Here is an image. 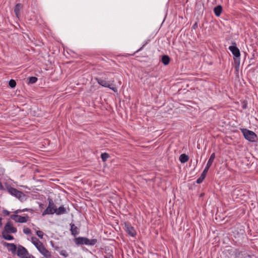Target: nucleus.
<instances>
[{"label": "nucleus", "instance_id": "1", "mask_svg": "<svg viewBox=\"0 0 258 258\" xmlns=\"http://www.w3.org/2000/svg\"><path fill=\"white\" fill-rule=\"evenodd\" d=\"M31 241L36 247L37 250L39 251V252L42 254L45 257V258H51V252L46 249L43 243L41 242L38 239H37L36 237H32L31 238Z\"/></svg>", "mask_w": 258, "mask_h": 258}, {"label": "nucleus", "instance_id": "2", "mask_svg": "<svg viewBox=\"0 0 258 258\" xmlns=\"http://www.w3.org/2000/svg\"><path fill=\"white\" fill-rule=\"evenodd\" d=\"M95 80L100 85H101L104 87L108 88L114 92H117V89L116 87H114L113 84L114 82V79H112L110 81H107L105 79L96 78Z\"/></svg>", "mask_w": 258, "mask_h": 258}, {"label": "nucleus", "instance_id": "3", "mask_svg": "<svg viewBox=\"0 0 258 258\" xmlns=\"http://www.w3.org/2000/svg\"><path fill=\"white\" fill-rule=\"evenodd\" d=\"M241 131L246 140L251 142H254L256 141L257 136L253 132L246 128L241 129Z\"/></svg>", "mask_w": 258, "mask_h": 258}, {"label": "nucleus", "instance_id": "4", "mask_svg": "<svg viewBox=\"0 0 258 258\" xmlns=\"http://www.w3.org/2000/svg\"><path fill=\"white\" fill-rule=\"evenodd\" d=\"M8 191L12 195L16 197L20 200H22L25 197V195L22 191L18 190L17 189L14 188L11 186L7 187Z\"/></svg>", "mask_w": 258, "mask_h": 258}, {"label": "nucleus", "instance_id": "5", "mask_svg": "<svg viewBox=\"0 0 258 258\" xmlns=\"http://www.w3.org/2000/svg\"><path fill=\"white\" fill-rule=\"evenodd\" d=\"M48 205L46 209L43 212L42 216H44L45 215H50L53 214L54 211L55 210L56 206L54 205L52 200L51 199L48 198Z\"/></svg>", "mask_w": 258, "mask_h": 258}, {"label": "nucleus", "instance_id": "6", "mask_svg": "<svg viewBox=\"0 0 258 258\" xmlns=\"http://www.w3.org/2000/svg\"><path fill=\"white\" fill-rule=\"evenodd\" d=\"M124 230L131 236L135 237L137 232L134 227L128 222L124 223Z\"/></svg>", "mask_w": 258, "mask_h": 258}, {"label": "nucleus", "instance_id": "7", "mask_svg": "<svg viewBox=\"0 0 258 258\" xmlns=\"http://www.w3.org/2000/svg\"><path fill=\"white\" fill-rule=\"evenodd\" d=\"M11 218L16 222L23 223L28 221L29 217L27 215L23 217L15 214L11 215Z\"/></svg>", "mask_w": 258, "mask_h": 258}, {"label": "nucleus", "instance_id": "8", "mask_svg": "<svg viewBox=\"0 0 258 258\" xmlns=\"http://www.w3.org/2000/svg\"><path fill=\"white\" fill-rule=\"evenodd\" d=\"M17 228L13 226L12 223L8 222L4 227L3 232L15 233L17 232Z\"/></svg>", "mask_w": 258, "mask_h": 258}, {"label": "nucleus", "instance_id": "9", "mask_svg": "<svg viewBox=\"0 0 258 258\" xmlns=\"http://www.w3.org/2000/svg\"><path fill=\"white\" fill-rule=\"evenodd\" d=\"M28 250L22 245H19L18 247V249L17 250V254L18 256L21 258H25L26 256H27L28 253Z\"/></svg>", "mask_w": 258, "mask_h": 258}, {"label": "nucleus", "instance_id": "10", "mask_svg": "<svg viewBox=\"0 0 258 258\" xmlns=\"http://www.w3.org/2000/svg\"><path fill=\"white\" fill-rule=\"evenodd\" d=\"M232 44L233 45L229 47V49L235 57H239L240 56V52L239 49L236 47V43L233 42Z\"/></svg>", "mask_w": 258, "mask_h": 258}, {"label": "nucleus", "instance_id": "11", "mask_svg": "<svg viewBox=\"0 0 258 258\" xmlns=\"http://www.w3.org/2000/svg\"><path fill=\"white\" fill-rule=\"evenodd\" d=\"M70 227H71L70 231H71L72 235H73L74 236H76V235H77L79 234L80 229L74 224L71 223Z\"/></svg>", "mask_w": 258, "mask_h": 258}, {"label": "nucleus", "instance_id": "12", "mask_svg": "<svg viewBox=\"0 0 258 258\" xmlns=\"http://www.w3.org/2000/svg\"><path fill=\"white\" fill-rule=\"evenodd\" d=\"M86 237H78L74 239V241L77 245H85Z\"/></svg>", "mask_w": 258, "mask_h": 258}, {"label": "nucleus", "instance_id": "13", "mask_svg": "<svg viewBox=\"0 0 258 258\" xmlns=\"http://www.w3.org/2000/svg\"><path fill=\"white\" fill-rule=\"evenodd\" d=\"M5 246L7 247L8 250L9 251H12V252H15L17 249L16 245L14 243H9L6 242H4L3 243Z\"/></svg>", "mask_w": 258, "mask_h": 258}, {"label": "nucleus", "instance_id": "14", "mask_svg": "<svg viewBox=\"0 0 258 258\" xmlns=\"http://www.w3.org/2000/svg\"><path fill=\"white\" fill-rule=\"evenodd\" d=\"M97 242H98V240L97 239H95V238L89 239V238L86 237L85 245L93 246V245H95L97 243Z\"/></svg>", "mask_w": 258, "mask_h": 258}, {"label": "nucleus", "instance_id": "15", "mask_svg": "<svg viewBox=\"0 0 258 258\" xmlns=\"http://www.w3.org/2000/svg\"><path fill=\"white\" fill-rule=\"evenodd\" d=\"M66 209L63 206L59 207L58 208L55 209L54 211V214L55 213L57 215H62L66 213Z\"/></svg>", "mask_w": 258, "mask_h": 258}, {"label": "nucleus", "instance_id": "16", "mask_svg": "<svg viewBox=\"0 0 258 258\" xmlns=\"http://www.w3.org/2000/svg\"><path fill=\"white\" fill-rule=\"evenodd\" d=\"M22 5L21 4H17L14 9V12L17 18H19L20 15V10L22 9Z\"/></svg>", "mask_w": 258, "mask_h": 258}, {"label": "nucleus", "instance_id": "17", "mask_svg": "<svg viewBox=\"0 0 258 258\" xmlns=\"http://www.w3.org/2000/svg\"><path fill=\"white\" fill-rule=\"evenodd\" d=\"M179 160L181 163H184L188 161L189 157L185 154H182L180 155Z\"/></svg>", "mask_w": 258, "mask_h": 258}, {"label": "nucleus", "instance_id": "18", "mask_svg": "<svg viewBox=\"0 0 258 258\" xmlns=\"http://www.w3.org/2000/svg\"><path fill=\"white\" fill-rule=\"evenodd\" d=\"M215 158H216L215 153H213L211 155L210 157V158L209 159V160L208 161V162L207 163L206 166H208V167L210 168V167L212 165L214 159H215Z\"/></svg>", "mask_w": 258, "mask_h": 258}, {"label": "nucleus", "instance_id": "19", "mask_svg": "<svg viewBox=\"0 0 258 258\" xmlns=\"http://www.w3.org/2000/svg\"><path fill=\"white\" fill-rule=\"evenodd\" d=\"M222 11V6L219 5L217 7H216L214 9V12L216 16H219Z\"/></svg>", "mask_w": 258, "mask_h": 258}, {"label": "nucleus", "instance_id": "20", "mask_svg": "<svg viewBox=\"0 0 258 258\" xmlns=\"http://www.w3.org/2000/svg\"><path fill=\"white\" fill-rule=\"evenodd\" d=\"M170 58L169 56L164 55L162 57V62L165 65L167 66L169 63Z\"/></svg>", "mask_w": 258, "mask_h": 258}, {"label": "nucleus", "instance_id": "21", "mask_svg": "<svg viewBox=\"0 0 258 258\" xmlns=\"http://www.w3.org/2000/svg\"><path fill=\"white\" fill-rule=\"evenodd\" d=\"M10 233L3 232H2V235L3 238L8 240H11L14 239V237L12 235L9 234Z\"/></svg>", "mask_w": 258, "mask_h": 258}, {"label": "nucleus", "instance_id": "22", "mask_svg": "<svg viewBox=\"0 0 258 258\" xmlns=\"http://www.w3.org/2000/svg\"><path fill=\"white\" fill-rule=\"evenodd\" d=\"M109 155L107 153H104L101 154V157L103 161L105 162L109 158Z\"/></svg>", "mask_w": 258, "mask_h": 258}, {"label": "nucleus", "instance_id": "23", "mask_svg": "<svg viewBox=\"0 0 258 258\" xmlns=\"http://www.w3.org/2000/svg\"><path fill=\"white\" fill-rule=\"evenodd\" d=\"M9 85L11 88H14L16 87V82L14 80L11 79L9 81Z\"/></svg>", "mask_w": 258, "mask_h": 258}, {"label": "nucleus", "instance_id": "24", "mask_svg": "<svg viewBox=\"0 0 258 258\" xmlns=\"http://www.w3.org/2000/svg\"><path fill=\"white\" fill-rule=\"evenodd\" d=\"M37 81V78L35 77H31L29 78V83L34 84Z\"/></svg>", "mask_w": 258, "mask_h": 258}, {"label": "nucleus", "instance_id": "25", "mask_svg": "<svg viewBox=\"0 0 258 258\" xmlns=\"http://www.w3.org/2000/svg\"><path fill=\"white\" fill-rule=\"evenodd\" d=\"M37 236L40 239H43L44 233L42 231L38 230L36 232Z\"/></svg>", "mask_w": 258, "mask_h": 258}, {"label": "nucleus", "instance_id": "26", "mask_svg": "<svg viewBox=\"0 0 258 258\" xmlns=\"http://www.w3.org/2000/svg\"><path fill=\"white\" fill-rule=\"evenodd\" d=\"M59 254L63 256L64 257H68L69 256V253L66 250H61L59 251Z\"/></svg>", "mask_w": 258, "mask_h": 258}, {"label": "nucleus", "instance_id": "27", "mask_svg": "<svg viewBox=\"0 0 258 258\" xmlns=\"http://www.w3.org/2000/svg\"><path fill=\"white\" fill-rule=\"evenodd\" d=\"M23 232L26 234H29L31 233V231L29 228H25L23 229Z\"/></svg>", "mask_w": 258, "mask_h": 258}, {"label": "nucleus", "instance_id": "28", "mask_svg": "<svg viewBox=\"0 0 258 258\" xmlns=\"http://www.w3.org/2000/svg\"><path fill=\"white\" fill-rule=\"evenodd\" d=\"M205 178L202 176H200V177L197 180V183H201Z\"/></svg>", "mask_w": 258, "mask_h": 258}, {"label": "nucleus", "instance_id": "29", "mask_svg": "<svg viewBox=\"0 0 258 258\" xmlns=\"http://www.w3.org/2000/svg\"><path fill=\"white\" fill-rule=\"evenodd\" d=\"M205 178L202 176H200V177L197 180V183H201Z\"/></svg>", "mask_w": 258, "mask_h": 258}, {"label": "nucleus", "instance_id": "30", "mask_svg": "<svg viewBox=\"0 0 258 258\" xmlns=\"http://www.w3.org/2000/svg\"><path fill=\"white\" fill-rule=\"evenodd\" d=\"M205 178L202 176H200V177L197 180V183H201Z\"/></svg>", "mask_w": 258, "mask_h": 258}, {"label": "nucleus", "instance_id": "31", "mask_svg": "<svg viewBox=\"0 0 258 258\" xmlns=\"http://www.w3.org/2000/svg\"><path fill=\"white\" fill-rule=\"evenodd\" d=\"M209 167H208V166H206L205 167L204 170H203V172L204 174L207 175L208 172V170L209 169Z\"/></svg>", "mask_w": 258, "mask_h": 258}, {"label": "nucleus", "instance_id": "32", "mask_svg": "<svg viewBox=\"0 0 258 258\" xmlns=\"http://www.w3.org/2000/svg\"><path fill=\"white\" fill-rule=\"evenodd\" d=\"M209 167H208V166H206L205 167L204 170H203V172L204 174L207 175L208 172V170L209 169Z\"/></svg>", "mask_w": 258, "mask_h": 258}, {"label": "nucleus", "instance_id": "33", "mask_svg": "<svg viewBox=\"0 0 258 258\" xmlns=\"http://www.w3.org/2000/svg\"><path fill=\"white\" fill-rule=\"evenodd\" d=\"M29 210L28 209H23V210H17V211H15V213L16 214H17L18 213H20V212H25V211H28Z\"/></svg>", "mask_w": 258, "mask_h": 258}, {"label": "nucleus", "instance_id": "34", "mask_svg": "<svg viewBox=\"0 0 258 258\" xmlns=\"http://www.w3.org/2000/svg\"><path fill=\"white\" fill-rule=\"evenodd\" d=\"M198 22H196L195 23V24L192 26V29H196L198 28Z\"/></svg>", "mask_w": 258, "mask_h": 258}, {"label": "nucleus", "instance_id": "35", "mask_svg": "<svg viewBox=\"0 0 258 258\" xmlns=\"http://www.w3.org/2000/svg\"><path fill=\"white\" fill-rule=\"evenodd\" d=\"M148 43V42L147 41L140 49L137 50L136 52H138L141 51Z\"/></svg>", "mask_w": 258, "mask_h": 258}, {"label": "nucleus", "instance_id": "36", "mask_svg": "<svg viewBox=\"0 0 258 258\" xmlns=\"http://www.w3.org/2000/svg\"><path fill=\"white\" fill-rule=\"evenodd\" d=\"M25 258H35L33 255L28 253Z\"/></svg>", "mask_w": 258, "mask_h": 258}, {"label": "nucleus", "instance_id": "37", "mask_svg": "<svg viewBox=\"0 0 258 258\" xmlns=\"http://www.w3.org/2000/svg\"><path fill=\"white\" fill-rule=\"evenodd\" d=\"M0 189L1 190H4V187L2 184V183L1 182V181H0Z\"/></svg>", "mask_w": 258, "mask_h": 258}, {"label": "nucleus", "instance_id": "38", "mask_svg": "<svg viewBox=\"0 0 258 258\" xmlns=\"http://www.w3.org/2000/svg\"><path fill=\"white\" fill-rule=\"evenodd\" d=\"M4 213L6 214L7 215H9V212L7 210H4Z\"/></svg>", "mask_w": 258, "mask_h": 258}, {"label": "nucleus", "instance_id": "39", "mask_svg": "<svg viewBox=\"0 0 258 258\" xmlns=\"http://www.w3.org/2000/svg\"><path fill=\"white\" fill-rule=\"evenodd\" d=\"M2 219L0 218V227L2 226Z\"/></svg>", "mask_w": 258, "mask_h": 258}, {"label": "nucleus", "instance_id": "40", "mask_svg": "<svg viewBox=\"0 0 258 258\" xmlns=\"http://www.w3.org/2000/svg\"><path fill=\"white\" fill-rule=\"evenodd\" d=\"M201 176H203V177H204L205 178V177H206V174H204L203 173H202V174H201Z\"/></svg>", "mask_w": 258, "mask_h": 258}, {"label": "nucleus", "instance_id": "41", "mask_svg": "<svg viewBox=\"0 0 258 258\" xmlns=\"http://www.w3.org/2000/svg\"><path fill=\"white\" fill-rule=\"evenodd\" d=\"M55 249L58 250L59 249V247L58 246H55Z\"/></svg>", "mask_w": 258, "mask_h": 258}]
</instances>
